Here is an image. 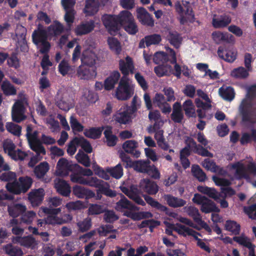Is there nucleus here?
<instances>
[{
	"mask_svg": "<svg viewBox=\"0 0 256 256\" xmlns=\"http://www.w3.org/2000/svg\"><path fill=\"white\" fill-rule=\"evenodd\" d=\"M200 210L204 213H209L212 212H220V209L216 206V204L208 198L201 206Z\"/></svg>",
	"mask_w": 256,
	"mask_h": 256,
	"instance_id": "nucleus-47",
	"label": "nucleus"
},
{
	"mask_svg": "<svg viewBox=\"0 0 256 256\" xmlns=\"http://www.w3.org/2000/svg\"><path fill=\"white\" fill-rule=\"evenodd\" d=\"M94 188H98L99 191L106 196L113 197L116 196L115 192L109 188L108 184L102 180L98 179V182H96Z\"/></svg>",
	"mask_w": 256,
	"mask_h": 256,
	"instance_id": "nucleus-39",
	"label": "nucleus"
},
{
	"mask_svg": "<svg viewBox=\"0 0 256 256\" xmlns=\"http://www.w3.org/2000/svg\"><path fill=\"white\" fill-rule=\"evenodd\" d=\"M66 218L63 219L58 217L48 216L44 220H38V226H42L46 224H61L72 220V217L70 215L66 216Z\"/></svg>",
	"mask_w": 256,
	"mask_h": 256,
	"instance_id": "nucleus-23",
	"label": "nucleus"
},
{
	"mask_svg": "<svg viewBox=\"0 0 256 256\" xmlns=\"http://www.w3.org/2000/svg\"><path fill=\"white\" fill-rule=\"evenodd\" d=\"M136 17L139 22L144 25L152 26L154 24L152 18L143 8H137Z\"/></svg>",
	"mask_w": 256,
	"mask_h": 256,
	"instance_id": "nucleus-25",
	"label": "nucleus"
},
{
	"mask_svg": "<svg viewBox=\"0 0 256 256\" xmlns=\"http://www.w3.org/2000/svg\"><path fill=\"white\" fill-rule=\"evenodd\" d=\"M76 158L78 162L86 167H89L90 165V160L88 156L81 150H80L76 155Z\"/></svg>",
	"mask_w": 256,
	"mask_h": 256,
	"instance_id": "nucleus-61",
	"label": "nucleus"
},
{
	"mask_svg": "<svg viewBox=\"0 0 256 256\" xmlns=\"http://www.w3.org/2000/svg\"><path fill=\"white\" fill-rule=\"evenodd\" d=\"M175 7L176 12L180 14V21L182 24L187 22H192L194 20V14L189 2L182 1L177 2Z\"/></svg>",
	"mask_w": 256,
	"mask_h": 256,
	"instance_id": "nucleus-10",
	"label": "nucleus"
},
{
	"mask_svg": "<svg viewBox=\"0 0 256 256\" xmlns=\"http://www.w3.org/2000/svg\"><path fill=\"white\" fill-rule=\"evenodd\" d=\"M102 130V128H92L86 130L84 132V134L88 138L95 139L100 137Z\"/></svg>",
	"mask_w": 256,
	"mask_h": 256,
	"instance_id": "nucleus-54",
	"label": "nucleus"
},
{
	"mask_svg": "<svg viewBox=\"0 0 256 256\" xmlns=\"http://www.w3.org/2000/svg\"><path fill=\"white\" fill-rule=\"evenodd\" d=\"M4 250L10 256H22L23 252L20 248L14 247L12 244H7L4 246Z\"/></svg>",
	"mask_w": 256,
	"mask_h": 256,
	"instance_id": "nucleus-59",
	"label": "nucleus"
},
{
	"mask_svg": "<svg viewBox=\"0 0 256 256\" xmlns=\"http://www.w3.org/2000/svg\"><path fill=\"white\" fill-rule=\"evenodd\" d=\"M94 28V22L90 20L78 25L74 29V32L77 36L86 34L92 31Z\"/></svg>",
	"mask_w": 256,
	"mask_h": 256,
	"instance_id": "nucleus-34",
	"label": "nucleus"
},
{
	"mask_svg": "<svg viewBox=\"0 0 256 256\" xmlns=\"http://www.w3.org/2000/svg\"><path fill=\"white\" fill-rule=\"evenodd\" d=\"M38 134V132L36 130L33 131L30 126H27L26 136L30 148L34 152L46 154V150L41 144Z\"/></svg>",
	"mask_w": 256,
	"mask_h": 256,
	"instance_id": "nucleus-11",
	"label": "nucleus"
},
{
	"mask_svg": "<svg viewBox=\"0 0 256 256\" xmlns=\"http://www.w3.org/2000/svg\"><path fill=\"white\" fill-rule=\"evenodd\" d=\"M26 206L20 204L13 203L8 206L10 215L12 217H17L26 210Z\"/></svg>",
	"mask_w": 256,
	"mask_h": 256,
	"instance_id": "nucleus-36",
	"label": "nucleus"
},
{
	"mask_svg": "<svg viewBox=\"0 0 256 256\" xmlns=\"http://www.w3.org/2000/svg\"><path fill=\"white\" fill-rule=\"evenodd\" d=\"M120 200L116 203L115 209L118 211L122 212L124 210H128L129 211L126 212L124 215L131 218L134 220H138L144 218L152 217V214L150 212H134L133 211H138L139 208L132 205L125 197L120 194Z\"/></svg>",
	"mask_w": 256,
	"mask_h": 256,
	"instance_id": "nucleus-5",
	"label": "nucleus"
},
{
	"mask_svg": "<svg viewBox=\"0 0 256 256\" xmlns=\"http://www.w3.org/2000/svg\"><path fill=\"white\" fill-rule=\"evenodd\" d=\"M176 230L178 232V234H181L184 236H193L197 240V244L198 246L208 252H210V249L208 246L202 240L198 238V236H200V234L196 232L192 229L183 225H178L176 228Z\"/></svg>",
	"mask_w": 256,
	"mask_h": 256,
	"instance_id": "nucleus-15",
	"label": "nucleus"
},
{
	"mask_svg": "<svg viewBox=\"0 0 256 256\" xmlns=\"http://www.w3.org/2000/svg\"><path fill=\"white\" fill-rule=\"evenodd\" d=\"M192 175L200 182H204L206 179V176L199 166L194 164L192 166Z\"/></svg>",
	"mask_w": 256,
	"mask_h": 256,
	"instance_id": "nucleus-53",
	"label": "nucleus"
},
{
	"mask_svg": "<svg viewBox=\"0 0 256 256\" xmlns=\"http://www.w3.org/2000/svg\"><path fill=\"white\" fill-rule=\"evenodd\" d=\"M57 104L61 110L68 111L70 108L74 106V102L72 98L65 96L57 101Z\"/></svg>",
	"mask_w": 256,
	"mask_h": 256,
	"instance_id": "nucleus-41",
	"label": "nucleus"
},
{
	"mask_svg": "<svg viewBox=\"0 0 256 256\" xmlns=\"http://www.w3.org/2000/svg\"><path fill=\"white\" fill-rule=\"evenodd\" d=\"M226 229L234 234H239L240 230V225L234 220H227L225 224Z\"/></svg>",
	"mask_w": 256,
	"mask_h": 256,
	"instance_id": "nucleus-58",
	"label": "nucleus"
},
{
	"mask_svg": "<svg viewBox=\"0 0 256 256\" xmlns=\"http://www.w3.org/2000/svg\"><path fill=\"white\" fill-rule=\"evenodd\" d=\"M234 240L238 244L248 248L250 250L254 249L255 246L252 244L250 238L244 234H241L240 236H234Z\"/></svg>",
	"mask_w": 256,
	"mask_h": 256,
	"instance_id": "nucleus-46",
	"label": "nucleus"
},
{
	"mask_svg": "<svg viewBox=\"0 0 256 256\" xmlns=\"http://www.w3.org/2000/svg\"><path fill=\"white\" fill-rule=\"evenodd\" d=\"M161 40V37L158 34H153L146 36L140 42V48H144L145 45L147 46L158 44Z\"/></svg>",
	"mask_w": 256,
	"mask_h": 256,
	"instance_id": "nucleus-38",
	"label": "nucleus"
},
{
	"mask_svg": "<svg viewBox=\"0 0 256 256\" xmlns=\"http://www.w3.org/2000/svg\"><path fill=\"white\" fill-rule=\"evenodd\" d=\"M124 184L120 186L121 190L130 198L133 200L138 204L142 206H144V202L138 196L140 192L136 187L134 186H132L129 190L124 186Z\"/></svg>",
	"mask_w": 256,
	"mask_h": 256,
	"instance_id": "nucleus-21",
	"label": "nucleus"
},
{
	"mask_svg": "<svg viewBox=\"0 0 256 256\" xmlns=\"http://www.w3.org/2000/svg\"><path fill=\"white\" fill-rule=\"evenodd\" d=\"M231 22V18L228 16H222L220 17L214 16L212 19V25L216 28L226 26Z\"/></svg>",
	"mask_w": 256,
	"mask_h": 256,
	"instance_id": "nucleus-42",
	"label": "nucleus"
},
{
	"mask_svg": "<svg viewBox=\"0 0 256 256\" xmlns=\"http://www.w3.org/2000/svg\"><path fill=\"white\" fill-rule=\"evenodd\" d=\"M256 94V86L250 87L248 92V96L242 100L240 110L242 112V121L256 122V104H253L250 96Z\"/></svg>",
	"mask_w": 256,
	"mask_h": 256,
	"instance_id": "nucleus-6",
	"label": "nucleus"
},
{
	"mask_svg": "<svg viewBox=\"0 0 256 256\" xmlns=\"http://www.w3.org/2000/svg\"><path fill=\"white\" fill-rule=\"evenodd\" d=\"M249 72L251 70H248L247 68L246 69L244 67H239L234 69L231 72L230 75L235 78H244L248 76Z\"/></svg>",
	"mask_w": 256,
	"mask_h": 256,
	"instance_id": "nucleus-51",
	"label": "nucleus"
},
{
	"mask_svg": "<svg viewBox=\"0 0 256 256\" xmlns=\"http://www.w3.org/2000/svg\"><path fill=\"white\" fill-rule=\"evenodd\" d=\"M186 142L190 148H192V150L194 151L198 154L203 156L213 157V154L212 153L210 152L203 147L198 146L192 138H188L186 140Z\"/></svg>",
	"mask_w": 256,
	"mask_h": 256,
	"instance_id": "nucleus-27",
	"label": "nucleus"
},
{
	"mask_svg": "<svg viewBox=\"0 0 256 256\" xmlns=\"http://www.w3.org/2000/svg\"><path fill=\"white\" fill-rule=\"evenodd\" d=\"M111 176L116 179H119L123 176V169L120 164H118L113 168H107Z\"/></svg>",
	"mask_w": 256,
	"mask_h": 256,
	"instance_id": "nucleus-60",
	"label": "nucleus"
},
{
	"mask_svg": "<svg viewBox=\"0 0 256 256\" xmlns=\"http://www.w3.org/2000/svg\"><path fill=\"white\" fill-rule=\"evenodd\" d=\"M76 75L80 79L88 80L95 78L96 72L94 67L81 63L77 70Z\"/></svg>",
	"mask_w": 256,
	"mask_h": 256,
	"instance_id": "nucleus-20",
	"label": "nucleus"
},
{
	"mask_svg": "<svg viewBox=\"0 0 256 256\" xmlns=\"http://www.w3.org/2000/svg\"><path fill=\"white\" fill-rule=\"evenodd\" d=\"M120 76V73L118 71H114L111 73L110 76L104 80V89L106 90H112L114 88L115 85L118 82Z\"/></svg>",
	"mask_w": 256,
	"mask_h": 256,
	"instance_id": "nucleus-32",
	"label": "nucleus"
},
{
	"mask_svg": "<svg viewBox=\"0 0 256 256\" xmlns=\"http://www.w3.org/2000/svg\"><path fill=\"white\" fill-rule=\"evenodd\" d=\"M198 190L202 194H207L210 198H214L216 200H218V193L214 188L206 186H198Z\"/></svg>",
	"mask_w": 256,
	"mask_h": 256,
	"instance_id": "nucleus-50",
	"label": "nucleus"
},
{
	"mask_svg": "<svg viewBox=\"0 0 256 256\" xmlns=\"http://www.w3.org/2000/svg\"><path fill=\"white\" fill-rule=\"evenodd\" d=\"M49 169L48 164L46 162H43L34 168V172L37 178H42L47 173Z\"/></svg>",
	"mask_w": 256,
	"mask_h": 256,
	"instance_id": "nucleus-43",
	"label": "nucleus"
},
{
	"mask_svg": "<svg viewBox=\"0 0 256 256\" xmlns=\"http://www.w3.org/2000/svg\"><path fill=\"white\" fill-rule=\"evenodd\" d=\"M186 114L189 117L196 116V108L192 102L190 100H186L182 104Z\"/></svg>",
	"mask_w": 256,
	"mask_h": 256,
	"instance_id": "nucleus-48",
	"label": "nucleus"
},
{
	"mask_svg": "<svg viewBox=\"0 0 256 256\" xmlns=\"http://www.w3.org/2000/svg\"><path fill=\"white\" fill-rule=\"evenodd\" d=\"M218 56L228 62H234L237 58L238 52L232 47H220L218 50Z\"/></svg>",
	"mask_w": 256,
	"mask_h": 256,
	"instance_id": "nucleus-19",
	"label": "nucleus"
},
{
	"mask_svg": "<svg viewBox=\"0 0 256 256\" xmlns=\"http://www.w3.org/2000/svg\"><path fill=\"white\" fill-rule=\"evenodd\" d=\"M119 68L124 75L123 76H126L130 74H133L134 66L132 58L128 56L125 59L120 60Z\"/></svg>",
	"mask_w": 256,
	"mask_h": 256,
	"instance_id": "nucleus-22",
	"label": "nucleus"
},
{
	"mask_svg": "<svg viewBox=\"0 0 256 256\" xmlns=\"http://www.w3.org/2000/svg\"><path fill=\"white\" fill-rule=\"evenodd\" d=\"M12 242L14 243L20 244L21 246L32 249L36 248L38 244L33 237L28 236L26 237H16L14 238Z\"/></svg>",
	"mask_w": 256,
	"mask_h": 256,
	"instance_id": "nucleus-29",
	"label": "nucleus"
},
{
	"mask_svg": "<svg viewBox=\"0 0 256 256\" xmlns=\"http://www.w3.org/2000/svg\"><path fill=\"white\" fill-rule=\"evenodd\" d=\"M54 188L57 192L64 196H68L70 193V187L64 180L60 178H56L54 180Z\"/></svg>",
	"mask_w": 256,
	"mask_h": 256,
	"instance_id": "nucleus-28",
	"label": "nucleus"
},
{
	"mask_svg": "<svg viewBox=\"0 0 256 256\" xmlns=\"http://www.w3.org/2000/svg\"><path fill=\"white\" fill-rule=\"evenodd\" d=\"M104 134L106 140V144L108 146H113L116 144L118 138L112 134L111 128H106L104 131Z\"/></svg>",
	"mask_w": 256,
	"mask_h": 256,
	"instance_id": "nucleus-52",
	"label": "nucleus"
},
{
	"mask_svg": "<svg viewBox=\"0 0 256 256\" xmlns=\"http://www.w3.org/2000/svg\"><path fill=\"white\" fill-rule=\"evenodd\" d=\"M225 174L232 179L250 178V175H256V165L250 158L230 164L226 168Z\"/></svg>",
	"mask_w": 256,
	"mask_h": 256,
	"instance_id": "nucleus-3",
	"label": "nucleus"
},
{
	"mask_svg": "<svg viewBox=\"0 0 256 256\" xmlns=\"http://www.w3.org/2000/svg\"><path fill=\"white\" fill-rule=\"evenodd\" d=\"M108 44L110 48L116 54H120L122 48L120 42L118 40L113 37L108 38Z\"/></svg>",
	"mask_w": 256,
	"mask_h": 256,
	"instance_id": "nucleus-57",
	"label": "nucleus"
},
{
	"mask_svg": "<svg viewBox=\"0 0 256 256\" xmlns=\"http://www.w3.org/2000/svg\"><path fill=\"white\" fill-rule=\"evenodd\" d=\"M73 172L70 175V180L73 182L88 185L94 187L98 179L96 177H86L80 172Z\"/></svg>",
	"mask_w": 256,
	"mask_h": 256,
	"instance_id": "nucleus-18",
	"label": "nucleus"
},
{
	"mask_svg": "<svg viewBox=\"0 0 256 256\" xmlns=\"http://www.w3.org/2000/svg\"><path fill=\"white\" fill-rule=\"evenodd\" d=\"M150 163L148 160H138L134 162L132 166L138 172L146 173L150 166Z\"/></svg>",
	"mask_w": 256,
	"mask_h": 256,
	"instance_id": "nucleus-45",
	"label": "nucleus"
},
{
	"mask_svg": "<svg viewBox=\"0 0 256 256\" xmlns=\"http://www.w3.org/2000/svg\"><path fill=\"white\" fill-rule=\"evenodd\" d=\"M184 117L180 102H175L172 106V112L171 114L172 119L176 122H180Z\"/></svg>",
	"mask_w": 256,
	"mask_h": 256,
	"instance_id": "nucleus-40",
	"label": "nucleus"
},
{
	"mask_svg": "<svg viewBox=\"0 0 256 256\" xmlns=\"http://www.w3.org/2000/svg\"><path fill=\"white\" fill-rule=\"evenodd\" d=\"M92 168L94 174L100 178L106 180H108L110 179V173L107 170V168L106 169H104L96 164H93Z\"/></svg>",
	"mask_w": 256,
	"mask_h": 256,
	"instance_id": "nucleus-55",
	"label": "nucleus"
},
{
	"mask_svg": "<svg viewBox=\"0 0 256 256\" xmlns=\"http://www.w3.org/2000/svg\"><path fill=\"white\" fill-rule=\"evenodd\" d=\"M134 84L127 76H122L117 87L115 97L118 100H126L133 95Z\"/></svg>",
	"mask_w": 256,
	"mask_h": 256,
	"instance_id": "nucleus-8",
	"label": "nucleus"
},
{
	"mask_svg": "<svg viewBox=\"0 0 256 256\" xmlns=\"http://www.w3.org/2000/svg\"><path fill=\"white\" fill-rule=\"evenodd\" d=\"M164 122V120H160L155 122L153 126H150L148 128V131L150 134L154 132V138L156 140L159 147L164 150H167L168 145L166 142L164 136V131L160 129Z\"/></svg>",
	"mask_w": 256,
	"mask_h": 256,
	"instance_id": "nucleus-13",
	"label": "nucleus"
},
{
	"mask_svg": "<svg viewBox=\"0 0 256 256\" xmlns=\"http://www.w3.org/2000/svg\"><path fill=\"white\" fill-rule=\"evenodd\" d=\"M28 102L26 98L18 100L12 107V116L14 122H20L26 118L25 112Z\"/></svg>",
	"mask_w": 256,
	"mask_h": 256,
	"instance_id": "nucleus-14",
	"label": "nucleus"
},
{
	"mask_svg": "<svg viewBox=\"0 0 256 256\" xmlns=\"http://www.w3.org/2000/svg\"><path fill=\"white\" fill-rule=\"evenodd\" d=\"M184 209L188 214L193 218L196 224H194L190 220L182 216L177 218L180 222L198 230L204 228L207 232H211L212 230L210 227L206 222L202 220L198 208L192 206H190L185 207Z\"/></svg>",
	"mask_w": 256,
	"mask_h": 256,
	"instance_id": "nucleus-7",
	"label": "nucleus"
},
{
	"mask_svg": "<svg viewBox=\"0 0 256 256\" xmlns=\"http://www.w3.org/2000/svg\"><path fill=\"white\" fill-rule=\"evenodd\" d=\"M66 206L70 210H80L86 208L87 203L84 202L80 200H77L68 203Z\"/></svg>",
	"mask_w": 256,
	"mask_h": 256,
	"instance_id": "nucleus-64",
	"label": "nucleus"
},
{
	"mask_svg": "<svg viewBox=\"0 0 256 256\" xmlns=\"http://www.w3.org/2000/svg\"><path fill=\"white\" fill-rule=\"evenodd\" d=\"M102 21L106 29L111 34H115L119 30V23L117 15L104 14L102 16Z\"/></svg>",
	"mask_w": 256,
	"mask_h": 256,
	"instance_id": "nucleus-17",
	"label": "nucleus"
},
{
	"mask_svg": "<svg viewBox=\"0 0 256 256\" xmlns=\"http://www.w3.org/2000/svg\"><path fill=\"white\" fill-rule=\"evenodd\" d=\"M138 143L134 140H128L126 141L122 146L124 150L128 154H132L136 158L140 156V152L136 150Z\"/></svg>",
	"mask_w": 256,
	"mask_h": 256,
	"instance_id": "nucleus-30",
	"label": "nucleus"
},
{
	"mask_svg": "<svg viewBox=\"0 0 256 256\" xmlns=\"http://www.w3.org/2000/svg\"><path fill=\"white\" fill-rule=\"evenodd\" d=\"M117 16L119 23V30L122 26L123 27L124 24H126L134 19L132 13L128 10L121 12Z\"/></svg>",
	"mask_w": 256,
	"mask_h": 256,
	"instance_id": "nucleus-37",
	"label": "nucleus"
},
{
	"mask_svg": "<svg viewBox=\"0 0 256 256\" xmlns=\"http://www.w3.org/2000/svg\"><path fill=\"white\" fill-rule=\"evenodd\" d=\"M154 72L160 77L170 74L172 72V67L168 64L160 65L155 68Z\"/></svg>",
	"mask_w": 256,
	"mask_h": 256,
	"instance_id": "nucleus-56",
	"label": "nucleus"
},
{
	"mask_svg": "<svg viewBox=\"0 0 256 256\" xmlns=\"http://www.w3.org/2000/svg\"><path fill=\"white\" fill-rule=\"evenodd\" d=\"M168 54L169 56H170L172 58L170 59V62L172 63L175 64L174 68L175 70L174 75L178 78H180L182 67H180L178 64L176 63V60L175 52H174L172 50L168 48Z\"/></svg>",
	"mask_w": 256,
	"mask_h": 256,
	"instance_id": "nucleus-49",
	"label": "nucleus"
},
{
	"mask_svg": "<svg viewBox=\"0 0 256 256\" xmlns=\"http://www.w3.org/2000/svg\"><path fill=\"white\" fill-rule=\"evenodd\" d=\"M92 226V220L88 217L85 218L82 220L78 221L77 222L78 230L82 232L88 230Z\"/></svg>",
	"mask_w": 256,
	"mask_h": 256,
	"instance_id": "nucleus-62",
	"label": "nucleus"
},
{
	"mask_svg": "<svg viewBox=\"0 0 256 256\" xmlns=\"http://www.w3.org/2000/svg\"><path fill=\"white\" fill-rule=\"evenodd\" d=\"M201 164L208 170L218 173L221 175H225V170L217 166L213 160L206 158L202 162Z\"/></svg>",
	"mask_w": 256,
	"mask_h": 256,
	"instance_id": "nucleus-33",
	"label": "nucleus"
},
{
	"mask_svg": "<svg viewBox=\"0 0 256 256\" xmlns=\"http://www.w3.org/2000/svg\"><path fill=\"white\" fill-rule=\"evenodd\" d=\"M134 116L130 111V107L127 104H123L112 114V122L120 125L130 124Z\"/></svg>",
	"mask_w": 256,
	"mask_h": 256,
	"instance_id": "nucleus-9",
	"label": "nucleus"
},
{
	"mask_svg": "<svg viewBox=\"0 0 256 256\" xmlns=\"http://www.w3.org/2000/svg\"><path fill=\"white\" fill-rule=\"evenodd\" d=\"M6 128L9 132L16 136H20L21 134V127L12 122H7L6 125Z\"/></svg>",
	"mask_w": 256,
	"mask_h": 256,
	"instance_id": "nucleus-63",
	"label": "nucleus"
},
{
	"mask_svg": "<svg viewBox=\"0 0 256 256\" xmlns=\"http://www.w3.org/2000/svg\"><path fill=\"white\" fill-rule=\"evenodd\" d=\"M108 0H87L84 12L87 16H92L96 14L98 10L100 3L104 4Z\"/></svg>",
	"mask_w": 256,
	"mask_h": 256,
	"instance_id": "nucleus-24",
	"label": "nucleus"
},
{
	"mask_svg": "<svg viewBox=\"0 0 256 256\" xmlns=\"http://www.w3.org/2000/svg\"><path fill=\"white\" fill-rule=\"evenodd\" d=\"M0 180L8 182L6 188L8 191L14 194L26 192L31 186L32 180L28 176L20 177L18 180H16V174L12 172H6L10 169L8 165L4 161L2 156L0 155Z\"/></svg>",
	"mask_w": 256,
	"mask_h": 256,
	"instance_id": "nucleus-1",
	"label": "nucleus"
},
{
	"mask_svg": "<svg viewBox=\"0 0 256 256\" xmlns=\"http://www.w3.org/2000/svg\"><path fill=\"white\" fill-rule=\"evenodd\" d=\"M218 93L222 98L228 100H232L234 96V89L230 86L221 87L219 88Z\"/></svg>",
	"mask_w": 256,
	"mask_h": 256,
	"instance_id": "nucleus-44",
	"label": "nucleus"
},
{
	"mask_svg": "<svg viewBox=\"0 0 256 256\" xmlns=\"http://www.w3.org/2000/svg\"><path fill=\"white\" fill-rule=\"evenodd\" d=\"M140 190L150 194H155L158 190V185L149 179H143L140 182Z\"/></svg>",
	"mask_w": 256,
	"mask_h": 256,
	"instance_id": "nucleus-26",
	"label": "nucleus"
},
{
	"mask_svg": "<svg viewBox=\"0 0 256 256\" xmlns=\"http://www.w3.org/2000/svg\"><path fill=\"white\" fill-rule=\"evenodd\" d=\"M163 198L169 206L174 208L182 207L186 204L184 200L170 194H164Z\"/></svg>",
	"mask_w": 256,
	"mask_h": 256,
	"instance_id": "nucleus-35",
	"label": "nucleus"
},
{
	"mask_svg": "<svg viewBox=\"0 0 256 256\" xmlns=\"http://www.w3.org/2000/svg\"><path fill=\"white\" fill-rule=\"evenodd\" d=\"M79 167L78 164H73L64 158H61L57 162L56 174L60 176H67L70 171L76 170V168Z\"/></svg>",
	"mask_w": 256,
	"mask_h": 256,
	"instance_id": "nucleus-16",
	"label": "nucleus"
},
{
	"mask_svg": "<svg viewBox=\"0 0 256 256\" xmlns=\"http://www.w3.org/2000/svg\"><path fill=\"white\" fill-rule=\"evenodd\" d=\"M44 195V191L42 188H38L32 190L28 196V198L33 206H37L41 203Z\"/></svg>",
	"mask_w": 256,
	"mask_h": 256,
	"instance_id": "nucleus-31",
	"label": "nucleus"
},
{
	"mask_svg": "<svg viewBox=\"0 0 256 256\" xmlns=\"http://www.w3.org/2000/svg\"><path fill=\"white\" fill-rule=\"evenodd\" d=\"M81 46L76 44L72 54V60L74 62H77L80 58L81 63L89 66H94L99 60V50L92 46L85 48L80 56Z\"/></svg>",
	"mask_w": 256,
	"mask_h": 256,
	"instance_id": "nucleus-4",
	"label": "nucleus"
},
{
	"mask_svg": "<svg viewBox=\"0 0 256 256\" xmlns=\"http://www.w3.org/2000/svg\"><path fill=\"white\" fill-rule=\"evenodd\" d=\"M63 30V26L58 21L54 22L46 30L44 29L42 26L39 24L38 29L33 32V42L41 53H47L50 48L48 38L60 35Z\"/></svg>",
	"mask_w": 256,
	"mask_h": 256,
	"instance_id": "nucleus-2",
	"label": "nucleus"
},
{
	"mask_svg": "<svg viewBox=\"0 0 256 256\" xmlns=\"http://www.w3.org/2000/svg\"><path fill=\"white\" fill-rule=\"evenodd\" d=\"M2 146L4 152L15 160H24L28 156L26 152L19 149L16 150V145L10 139L5 140L3 142Z\"/></svg>",
	"mask_w": 256,
	"mask_h": 256,
	"instance_id": "nucleus-12",
	"label": "nucleus"
}]
</instances>
